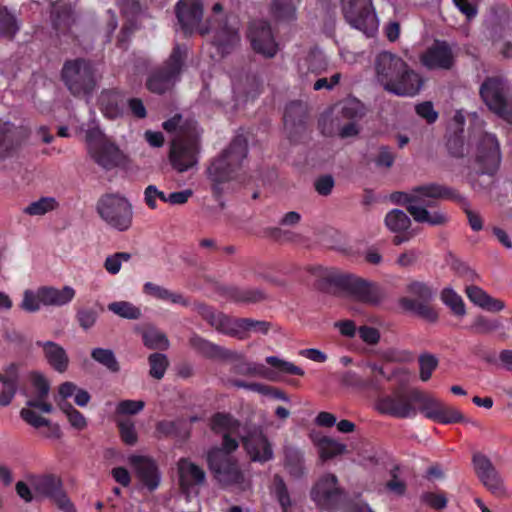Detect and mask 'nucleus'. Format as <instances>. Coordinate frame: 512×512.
I'll return each mask as SVG.
<instances>
[{
	"mask_svg": "<svg viewBox=\"0 0 512 512\" xmlns=\"http://www.w3.org/2000/svg\"><path fill=\"white\" fill-rule=\"evenodd\" d=\"M239 428L240 422L229 414L217 413L213 416L211 429L223 434V442L222 447H214L208 452L207 461L221 484L246 490L250 487V481L230 455L239 446L237 439L230 437V433H238Z\"/></svg>",
	"mask_w": 512,
	"mask_h": 512,
	"instance_id": "obj_1",
	"label": "nucleus"
},
{
	"mask_svg": "<svg viewBox=\"0 0 512 512\" xmlns=\"http://www.w3.org/2000/svg\"><path fill=\"white\" fill-rule=\"evenodd\" d=\"M375 72L376 80L383 89L400 97L416 96L425 81L403 58L389 51L377 55Z\"/></svg>",
	"mask_w": 512,
	"mask_h": 512,
	"instance_id": "obj_2",
	"label": "nucleus"
},
{
	"mask_svg": "<svg viewBox=\"0 0 512 512\" xmlns=\"http://www.w3.org/2000/svg\"><path fill=\"white\" fill-rule=\"evenodd\" d=\"M169 133H175L172 139L170 162L175 170L182 173L192 168L197 162L198 137L197 123L175 115L163 123Z\"/></svg>",
	"mask_w": 512,
	"mask_h": 512,
	"instance_id": "obj_3",
	"label": "nucleus"
},
{
	"mask_svg": "<svg viewBox=\"0 0 512 512\" xmlns=\"http://www.w3.org/2000/svg\"><path fill=\"white\" fill-rule=\"evenodd\" d=\"M248 154V144L244 136H236L229 146L208 167V176L214 183L213 190L219 195L218 185L236 177Z\"/></svg>",
	"mask_w": 512,
	"mask_h": 512,
	"instance_id": "obj_4",
	"label": "nucleus"
},
{
	"mask_svg": "<svg viewBox=\"0 0 512 512\" xmlns=\"http://www.w3.org/2000/svg\"><path fill=\"white\" fill-rule=\"evenodd\" d=\"M187 50L186 46L175 44L164 65L153 71L148 77L146 86L149 91L163 94L175 85L184 66Z\"/></svg>",
	"mask_w": 512,
	"mask_h": 512,
	"instance_id": "obj_5",
	"label": "nucleus"
},
{
	"mask_svg": "<svg viewBox=\"0 0 512 512\" xmlns=\"http://www.w3.org/2000/svg\"><path fill=\"white\" fill-rule=\"evenodd\" d=\"M100 218L112 229L123 232L132 225L133 209L130 202L118 194H107L97 202Z\"/></svg>",
	"mask_w": 512,
	"mask_h": 512,
	"instance_id": "obj_6",
	"label": "nucleus"
},
{
	"mask_svg": "<svg viewBox=\"0 0 512 512\" xmlns=\"http://www.w3.org/2000/svg\"><path fill=\"white\" fill-rule=\"evenodd\" d=\"M423 200L410 207V215L417 223H426L431 226H443L445 225L449 217L441 209L434 208V204L437 200L448 196V190L435 183L427 184V190L425 191Z\"/></svg>",
	"mask_w": 512,
	"mask_h": 512,
	"instance_id": "obj_7",
	"label": "nucleus"
},
{
	"mask_svg": "<svg viewBox=\"0 0 512 512\" xmlns=\"http://www.w3.org/2000/svg\"><path fill=\"white\" fill-rule=\"evenodd\" d=\"M85 139L89 155L102 168L111 170L123 161L120 149L104 135L99 127L89 128Z\"/></svg>",
	"mask_w": 512,
	"mask_h": 512,
	"instance_id": "obj_8",
	"label": "nucleus"
},
{
	"mask_svg": "<svg viewBox=\"0 0 512 512\" xmlns=\"http://www.w3.org/2000/svg\"><path fill=\"white\" fill-rule=\"evenodd\" d=\"M61 77L68 90L76 96L91 93L96 85L93 66L84 59L66 61Z\"/></svg>",
	"mask_w": 512,
	"mask_h": 512,
	"instance_id": "obj_9",
	"label": "nucleus"
},
{
	"mask_svg": "<svg viewBox=\"0 0 512 512\" xmlns=\"http://www.w3.org/2000/svg\"><path fill=\"white\" fill-rule=\"evenodd\" d=\"M409 297L400 299V306L427 322L435 323L438 320V312L429 304L435 291L428 284L420 281H413L407 286Z\"/></svg>",
	"mask_w": 512,
	"mask_h": 512,
	"instance_id": "obj_10",
	"label": "nucleus"
},
{
	"mask_svg": "<svg viewBox=\"0 0 512 512\" xmlns=\"http://www.w3.org/2000/svg\"><path fill=\"white\" fill-rule=\"evenodd\" d=\"M412 397L419 411L428 419L441 424H451L466 421L460 410L449 406L431 394L412 388Z\"/></svg>",
	"mask_w": 512,
	"mask_h": 512,
	"instance_id": "obj_11",
	"label": "nucleus"
},
{
	"mask_svg": "<svg viewBox=\"0 0 512 512\" xmlns=\"http://www.w3.org/2000/svg\"><path fill=\"white\" fill-rule=\"evenodd\" d=\"M345 20L368 37L373 36L379 22L372 6V0H342Z\"/></svg>",
	"mask_w": 512,
	"mask_h": 512,
	"instance_id": "obj_12",
	"label": "nucleus"
},
{
	"mask_svg": "<svg viewBox=\"0 0 512 512\" xmlns=\"http://www.w3.org/2000/svg\"><path fill=\"white\" fill-rule=\"evenodd\" d=\"M506 80L502 76H491L481 84L479 93L489 110L504 119L512 118V100L506 96Z\"/></svg>",
	"mask_w": 512,
	"mask_h": 512,
	"instance_id": "obj_13",
	"label": "nucleus"
},
{
	"mask_svg": "<svg viewBox=\"0 0 512 512\" xmlns=\"http://www.w3.org/2000/svg\"><path fill=\"white\" fill-rule=\"evenodd\" d=\"M474 156L479 172L493 174L501 162L500 146L496 137L489 133L477 132L471 137Z\"/></svg>",
	"mask_w": 512,
	"mask_h": 512,
	"instance_id": "obj_14",
	"label": "nucleus"
},
{
	"mask_svg": "<svg viewBox=\"0 0 512 512\" xmlns=\"http://www.w3.org/2000/svg\"><path fill=\"white\" fill-rule=\"evenodd\" d=\"M374 408L380 413L395 418H413L417 415L412 389H398L390 394L380 395Z\"/></svg>",
	"mask_w": 512,
	"mask_h": 512,
	"instance_id": "obj_15",
	"label": "nucleus"
},
{
	"mask_svg": "<svg viewBox=\"0 0 512 512\" xmlns=\"http://www.w3.org/2000/svg\"><path fill=\"white\" fill-rule=\"evenodd\" d=\"M32 485L36 493L49 498L61 511L76 512L74 504L63 489L60 477L53 474L42 475L35 477Z\"/></svg>",
	"mask_w": 512,
	"mask_h": 512,
	"instance_id": "obj_16",
	"label": "nucleus"
},
{
	"mask_svg": "<svg viewBox=\"0 0 512 512\" xmlns=\"http://www.w3.org/2000/svg\"><path fill=\"white\" fill-rule=\"evenodd\" d=\"M178 23L185 34L198 31L200 34L209 33L211 24H203V3L201 0H179L176 5Z\"/></svg>",
	"mask_w": 512,
	"mask_h": 512,
	"instance_id": "obj_17",
	"label": "nucleus"
},
{
	"mask_svg": "<svg viewBox=\"0 0 512 512\" xmlns=\"http://www.w3.org/2000/svg\"><path fill=\"white\" fill-rule=\"evenodd\" d=\"M321 277L331 283L345 285L351 295L361 302L377 304L383 298L381 290L375 284L361 278L340 274L321 275Z\"/></svg>",
	"mask_w": 512,
	"mask_h": 512,
	"instance_id": "obj_18",
	"label": "nucleus"
},
{
	"mask_svg": "<svg viewBox=\"0 0 512 512\" xmlns=\"http://www.w3.org/2000/svg\"><path fill=\"white\" fill-rule=\"evenodd\" d=\"M343 489L333 473H325L319 477L311 489L312 500L323 509L335 508L343 499Z\"/></svg>",
	"mask_w": 512,
	"mask_h": 512,
	"instance_id": "obj_19",
	"label": "nucleus"
},
{
	"mask_svg": "<svg viewBox=\"0 0 512 512\" xmlns=\"http://www.w3.org/2000/svg\"><path fill=\"white\" fill-rule=\"evenodd\" d=\"M240 425L238 433H230L232 438H241L243 445L254 462H267L273 458V450L266 436L259 428H253L246 434L242 433Z\"/></svg>",
	"mask_w": 512,
	"mask_h": 512,
	"instance_id": "obj_20",
	"label": "nucleus"
},
{
	"mask_svg": "<svg viewBox=\"0 0 512 512\" xmlns=\"http://www.w3.org/2000/svg\"><path fill=\"white\" fill-rule=\"evenodd\" d=\"M249 39L255 52L265 57H274L278 50V45L274 39L269 24L263 20H257L251 23L249 28Z\"/></svg>",
	"mask_w": 512,
	"mask_h": 512,
	"instance_id": "obj_21",
	"label": "nucleus"
},
{
	"mask_svg": "<svg viewBox=\"0 0 512 512\" xmlns=\"http://www.w3.org/2000/svg\"><path fill=\"white\" fill-rule=\"evenodd\" d=\"M420 61L429 70H449L455 62V53L446 43L436 41L421 56Z\"/></svg>",
	"mask_w": 512,
	"mask_h": 512,
	"instance_id": "obj_22",
	"label": "nucleus"
},
{
	"mask_svg": "<svg viewBox=\"0 0 512 512\" xmlns=\"http://www.w3.org/2000/svg\"><path fill=\"white\" fill-rule=\"evenodd\" d=\"M476 473L484 486L497 496L506 494V487L502 477L499 475L491 461L484 455L478 454L473 457Z\"/></svg>",
	"mask_w": 512,
	"mask_h": 512,
	"instance_id": "obj_23",
	"label": "nucleus"
},
{
	"mask_svg": "<svg viewBox=\"0 0 512 512\" xmlns=\"http://www.w3.org/2000/svg\"><path fill=\"white\" fill-rule=\"evenodd\" d=\"M130 464L136 471L137 477L150 491L155 490L160 483V475L155 462L144 456L133 455Z\"/></svg>",
	"mask_w": 512,
	"mask_h": 512,
	"instance_id": "obj_24",
	"label": "nucleus"
},
{
	"mask_svg": "<svg viewBox=\"0 0 512 512\" xmlns=\"http://www.w3.org/2000/svg\"><path fill=\"white\" fill-rule=\"evenodd\" d=\"M178 473L181 490L187 496L194 487L202 485L205 482L206 475L204 470L186 459L179 461Z\"/></svg>",
	"mask_w": 512,
	"mask_h": 512,
	"instance_id": "obj_25",
	"label": "nucleus"
},
{
	"mask_svg": "<svg viewBox=\"0 0 512 512\" xmlns=\"http://www.w3.org/2000/svg\"><path fill=\"white\" fill-rule=\"evenodd\" d=\"M328 66L327 57L319 49L311 50L297 63L298 73L301 77H307L309 74L320 75L327 71Z\"/></svg>",
	"mask_w": 512,
	"mask_h": 512,
	"instance_id": "obj_26",
	"label": "nucleus"
},
{
	"mask_svg": "<svg viewBox=\"0 0 512 512\" xmlns=\"http://www.w3.org/2000/svg\"><path fill=\"white\" fill-rule=\"evenodd\" d=\"M75 294L76 291L71 286H64L61 289L52 286L39 288V298L44 306H65L74 299Z\"/></svg>",
	"mask_w": 512,
	"mask_h": 512,
	"instance_id": "obj_27",
	"label": "nucleus"
},
{
	"mask_svg": "<svg viewBox=\"0 0 512 512\" xmlns=\"http://www.w3.org/2000/svg\"><path fill=\"white\" fill-rule=\"evenodd\" d=\"M36 345L42 348L45 359L57 372L63 373L67 370L69 358L61 345L52 341H37Z\"/></svg>",
	"mask_w": 512,
	"mask_h": 512,
	"instance_id": "obj_28",
	"label": "nucleus"
},
{
	"mask_svg": "<svg viewBox=\"0 0 512 512\" xmlns=\"http://www.w3.org/2000/svg\"><path fill=\"white\" fill-rule=\"evenodd\" d=\"M24 137L20 128L0 119V158L5 157L19 146Z\"/></svg>",
	"mask_w": 512,
	"mask_h": 512,
	"instance_id": "obj_29",
	"label": "nucleus"
},
{
	"mask_svg": "<svg viewBox=\"0 0 512 512\" xmlns=\"http://www.w3.org/2000/svg\"><path fill=\"white\" fill-rule=\"evenodd\" d=\"M99 105L103 115L108 119H116L123 114V96L116 91L106 90L99 96Z\"/></svg>",
	"mask_w": 512,
	"mask_h": 512,
	"instance_id": "obj_30",
	"label": "nucleus"
},
{
	"mask_svg": "<svg viewBox=\"0 0 512 512\" xmlns=\"http://www.w3.org/2000/svg\"><path fill=\"white\" fill-rule=\"evenodd\" d=\"M313 442L317 447L321 461H327L347 453V446L331 437H315Z\"/></svg>",
	"mask_w": 512,
	"mask_h": 512,
	"instance_id": "obj_31",
	"label": "nucleus"
},
{
	"mask_svg": "<svg viewBox=\"0 0 512 512\" xmlns=\"http://www.w3.org/2000/svg\"><path fill=\"white\" fill-rule=\"evenodd\" d=\"M145 294L161 301L169 302L171 304H178L181 306H188L189 300L178 292H173L163 286L157 285L152 282H146L143 286Z\"/></svg>",
	"mask_w": 512,
	"mask_h": 512,
	"instance_id": "obj_32",
	"label": "nucleus"
},
{
	"mask_svg": "<svg viewBox=\"0 0 512 512\" xmlns=\"http://www.w3.org/2000/svg\"><path fill=\"white\" fill-rule=\"evenodd\" d=\"M284 466L288 473L294 478H301L305 475L306 469L304 465L303 452L293 446H285L284 448Z\"/></svg>",
	"mask_w": 512,
	"mask_h": 512,
	"instance_id": "obj_33",
	"label": "nucleus"
},
{
	"mask_svg": "<svg viewBox=\"0 0 512 512\" xmlns=\"http://www.w3.org/2000/svg\"><path fill=\"white\" fill-rule=\"evenodd\" d=\"M306 116V106L300 102H291L284 113L285 128L291 132L294 128H303Z\"/></svg>",
	"mask_w": 512,
	"mask_h": 512,
	"instance_id": "obj_34",
	"label": "nucleus"
},
{
	"mask_svg": "<svg viewBox=\"0 0 512 512\" xmlns=\"http://www.w3.org/2000/svg\"><path fill=\"white\" fill-rule=\"evenodd\" d=\"M240 41L237 25H225L215 35V43L222 53H228L230 48Z\"/></svg>",
	"mask_w": 512,
	"mask_h": 512,
	"instance_id": "obj_35",
	"label": "nucleus"
},
{
	"mask_svg": "<svg viewBox=\"0 0 512 512\" xmlns=\"http://www.w3.org/2000/svg\"><path fill=\"white\" fill-rule=\"evenodd\" d=\"M411 223L409 216L400 209H393L389 211L384 218V224L387 229L396 234L407 232Z\"/></svg>",
	"mask_w": 512,
	"mask_h": 512,
	"instance_id": "obj_36",
	"label": "nucleus"
},
{
	"mask_svg": "<svg viewBox=\"0 0 512 512\" xmlns=\"http://www.w3.org/2000/svg\"><path fill=\"white\" fill-rule=\"evenodd\" d=\"M52 15L56 30L63 33L68 31L75 22L71 6L66 3H56L53 7Z\"/></svg>",
	"mask_w": 512,
	"mask_h": 512,
	"instance_id": "obj_37",
	"label": "nucleus"
},
{
	"mask_svg": "<svg viewBox=\"0 0 512 512\" xmlns=\"http://www.w3.org/2000/svg\"><path fill=\"white\" fill-rule=\"evenodd\" d=\"M365 114V109L363 104L355 99L350 98L344 100L339 107L338 114L335 118H340L341 121H355L362 118Z\"/></svg>",
	"mask_w": 512,
	"mask_h": 512,
	"instance_id": "obj_38",
	"label": "nucleus"
},
{
	"mask_svg": "<svg viewBox=\"0 0 512 512\" xmlns=\"http://www.w3.org/2000/svg\"><path fill=\"white\" fill-rule=\"evenodd\" d=\"M196 311L218 332L225 334L228 317L227 315L216 312L204 304H196Z\"/></svg>",
	"mask_w": 512,
	"mask_h": 512,
	"instance_id": "obj_39",
	"label": "nucleus"
},
{
	"mask_svg": "<svg viewBox=\"0 0 512 512\" xmlns=\"http://www.w3.org/2000/svg\"><path fill=\"white\" fill-rule=\"evenodd\" d=\"M141 335L144 345L149 349L165 350L170 345L165 333L153 326L143 329Z\"/></svg>",
	"mask_w": 512,
	"mask_h": 512,
	"instance_id": "obj_40",
	"label": "nucleus"
},
{
	"mask_svg": "<svg viewBox=\"0 0 512 512\" xmlns=\"http://www.w3.org/2000/svg\"><path fill=\"white\" fill-rule=\"evenodd\" d=\"M231 370L233 373L243 376L272 379L264 365L255 362H248L245 360L244 356L242 361L233 364Z\"/></svg>",
	"mask_w": 512,
	"mask_h": 512,
	"instance_id": "obj_41",
	"label": "nucleus"
},
{
	"mask_svg": "<svg viewBox=\"0 0 512 512\" xmlns=\"http://www.w3.org/2000/svg\"><path fill=\"white\" fill-rule=\"evenodd\" d=\"M189 346L198 354L209 359H215L219 351V345L193 333L189 337Z\"/></svg>",
	"mask_w": 512,
	"mask_h": 512,
	"instance_id": "obj_42",
	"label": "nucleus"
},
{
	"mask_svg": "<svg viewBox=\"0 0 512 512\" xmlns=\"http://www.w3.org/2000/svg\"><path fill=\"white\" fill-rule=\"evenodd\" d=\"M91 358L112 373L120 371L119 362L111 349L94 348L91 351Z\"/></svg>",
	"mask_w": 512,
	"mask_h": 512,
	"instance_id": "obj_43",
	"label": "nucleus"
},
{
	"mask_svg": "<svg viewBox=\"0 0 512 512\" xmlns=\"http://www.w3.org/2000/svg\"><path fill=\"white\" fill-rule=\"evenodd\" d=\"M59 206L54 197H42L31 202L23 209V213L29 216H43L48 212L54 211Z\"/></svg>",
	"mask_w": 512,
	"mask_h": 512,
	"instance_id": "obj_44",
	"label": "nucleus"
},
{
	"mask_svg": "<svg viewBox=\"0 0 512 512\" xmlns=\"http://www.w3.org/2000/svg\"><path fill=\"white\" fill-rule=\"evenodd\" d=\"M107 308L115 315L128 320H137L142 316L141 309L128 301L111 302Z\"/></svg>",
	"mask_w": 512,
	"mask_h": 512,
	"instance_id": "obj_45",
	"label": "nucleus"
},
{
	"mask_svg": "<svg viewBox=\"0 0 512 512\" xmlns=\"http://www.w3.org/2000/svg\"><path fill=\"white\" fill-rule=\"evenodd\" d=\"M20 417L34 428H40L42 426L51 427L52 434L57 438L60 437L59 427L57 425L52 426L49 419L38 415L34 410L24 407L20 411Z\"/></svg>",
	"mask_w": 512,
	"mask_h": 512,
	"instance_id": "obj_46",
	"label": "nucleus"
},
{
	"mask_svg": "<svg viewBox=\"0 0 512 512\" xmlns=\"http://www.w3.org/2000/svg\"><path fill=\"white\" fill-rule=\"evenodd\" d=\"M272 493L276 497L283 512H291L292 501L288 492V488L282 477L275 475L273 478Z\"/></svg>",
	"mask_w": 512,
	"mask_h": 512,
	"instance_id": "obj_47",
	"label": "nucleus"
},
{
	"mask_svg": "<svg viewBox=\"0 0 512 512\" xmlns=\"http://www.w3.org/2000/svg\"><path fill=\"white\" fill-rule=\"evenodd\" d=\"M427 190V184L426 185H420L415 188H413L409 192H399L393 195V199L402 205H405L407 208V211L410 213V207L413 205H416L417 202L423 200V197L425 194V191Z\"/></svg>",
	"mask_w": 512,
	"mask_h": 512,
	"instance_id": "obj_48",
	"label": "nucleus"
},
{
	"mask_svg": "<svg viewBox=\"0 0 512 512\" xmlns=\"http://www.w3.org/2000/svg\"><path fill=\"white\" fill-rule=\"evenodd\" d=\"M18 31L16 18L5 8H0V38L12 39Z\"/></svg>",
	"mask_w": 512,
	"mask_h": 512,
	"instance_id": "obj_49",
	"label": "nucleus"
},
{
	"mask_svg": "<svg viewBox=\"0 0 512 512\" xmlns=\"http://www.w3.org/2000/svg\"><path fill=\"white\" fill-rule=\"evenodd\" d=\"M334 132L340 138L355 137L359 133V127L355 121H341L340 118H334L332 120V129L327 134L332 135Z\"/></svg>",
	"mask_w": 512,
	"mask_h": 512,
	"instance_id": "obj_50",
	"label": "nucleus"
},
{
	"mask_svg": "<svg viewBox=\"0 0 512 512\" xmlns=\"http://www.w3.org/2000/svg\"><path fill=\"white\" fill-rule=\"evenodd\" d=\"M342 383L346 386L363 389L378 390L380 388V383L378 380L368 379L364 381L353 371H347L343 374Z\"/></svg>",
	"mask_w": 512,
	"mask_h": 512,
	"instance_id": "obj_51",
	"label": "nucleus"
},
{
	"mask_svg": "<svg viewBox=\"0 0 512 512\" xmlns=\"http://www.w3.org/2000/svg\"><path fill=\"white\" fill-rule=\"evenodd\" d=\"M441 300L455 315L465 314V305L462 298L451 288H445L441 293Z\"/></svg>",
	"mask_w": 512,
	"mask_h": 512,
	"instance_id": "obj_52",
	"label": "nucleus"
},
{
	"mask_svg": "<svg viewBox=\"0 0 512 512\" xmlns=\"http://www.w3.org/2000/svg\"><path fill=\"white\" fill-rule=\"evenodd\" d=\"M272 14L278 20H292L295 18V6L292 0H273Z\"/></svg>",
	"mask_w": 512,
	"mask_h": 512,
	"instance_id": "obj_53",
	"label": "nucleus"
},
{
	"mask_svg": "<svg viewBox=\"0 0 512 512\" xmlns=\"http://www.w3.org/2000/svg\"><path fill=\"white\" fill-rule=\"evenodd\" d=\"M148 361L150 376L158 380L162 379L169 364L167 356L161 353H154L149 356Z\"/></svg>",
	"mask_w": 512,
	"mask_h": 512,
	"instance_id": "obj_54",
	"label": "nucleus"
},
{
	"mask_svg": "<svg viewBox=\"0 0 512 512\" xmlns=\"http://www.w3.org/2000/svg\"><path fill=\"white\" fill-rule=\"evenodd\" d=\"M60 409L66 414L69 423L77 430H83L87 426V420L84 415L76 410L70 403H59Z\"/></svg>",
	"mask_w": 512,
	"mask_h": 512,
	"instance_id": "obj_55",
	"label": "nucleus"
},
{
	"mask_svg": "<svg viewBox=\"0 0 512 512\" xmlns=\"http://www.w3.org/2000/svg\"><path fill=\"white\" fill-rule=\"evenodd\" d=\"M437 366L438 359L434 355L429 353L421 354L419 356L420 379L423 382L428 381L431 378L432 373L437 368Z\"/></svg>",
	"mask_w": 512,
	"mask_h": 512,
	"instance_id": "obj_56",
	"label": "nucleus"
},
{
	"mask_svg": "<svg viewBox=\"0 0 512 512\" xmlns=\"http://www.w3.org/2000/svg\"><path fill=\"white\" fill-rule=\"evenodd\" d=\"M131 259V254L127 252H118L108 256L104 261V268L109 274L116 275L120 272L123 262Z\"/></svg>",
	"mask_w": 512,
	"mask_h": 512,
	"instance_id": "obj_57",
	"label": "nucleus"
},
{
	"mask_svg": "<svg viewBox=\"0 0 512 512\" xmlns=\"http://www.w3.org/2000/svg\"><path fill=\"white\" fill-rule=\"evenodd\" d=\"M266 362L274 368L278 369L280 372L298 376L304 375V371L300 367L294 365L292 362L285 361L276 356H268L266 358Z\"/></svg>",
	"mask_w": 512,
	"mask_h": 512,
	"instance_id": "obj_58",
	"label": "nucleus"
},
{
	"mask_svg": "<svg viewBox=\"0 0 512 512\" xmlns=\"http://www.w3.org/2000/svg\"><path fill=\"white\" fill-rule=\"evenodd\" d=\"M76 319L80 325V327L87 331L91 329L98 319V313L93 308L82 307L76 312Z\"/></svg>",
	"mask_w": 512,
	"mask_h": 512,
	"instance_id": "obj_59",
	"label": "nucleus"
},
{
	"mask_svg": "<svg viewBox=\"0 0 512 512\" xmlns=\"http://www.w3.org/2000/svg\"><path fill=\"white\" fill-rule=\"evenodd\" d=\"M502 327L503 325L501 321L488 319L483 316L477 317L472 324V328L474 329V331L480 334L490 333L499 330Z\"/></svg>",
	"mask_w": 512,
	"mask_h": 512,
	"instance_id": "obj_60",
	"label": "nucleus"
},
{
	"mask_svg": "<svg viewBox=\"0 0 512 512\" xmlns=\"http://www.w3.org/2000/svg\"><path fill=\"white\" fill-rule=\"evenodd\" d=\"M118 426L122 440L128 445H135L138 440V436L134 423L128 419L119 420Z\"/></svg>",
	"mask_w": 512,
	"mask_h": 512,
	"instance_id": "obj_61",
	"label": "nucleus"
},
{
	"mask_svg": "<svg viewBox=\"0 0 512 512\" xmlns=\"http://www.w3.org/2000/svg\"><path fill=\"white\" fill-rule=\"evenodd\" d=\"M167 196L168 195H166L163 191H160L155 185H148L144 190L145 203L151 209L157 208V199L163 202H167Z\"/></svg>",
	"mask_w": 512,
	"mask_h": 512,
	"instance_id": "obj_62",
	"label": "nucleus"
},
{
	"mask_svg": "<svg viewBox=\"0 0 512 512\" xmlns=\"http://www.w3.org/2000/svg\"><path fill=\"white\" fill-rule=\"evenodd\" d=\"M30 379L35 388V396L48 397L50 384L47 379L39 372H32Z\"/></svg>",
	"mask_w": 512,
	"mask_h": 512,
	"instance_id": "obj_63",
	"label": "nucleus"
},
{
	"mask_svg": "<svg viewBox=\"0 0 512 512\" xmlns=\"http://www.w3.org/2000/svg\"><path fill=\"white\" fill-rule=\"evenodd\" d=\"M145 403L142 400H123L118 403L116 412L122 415H134L143 410Z\"/></svg>",
	"mask_w": 512,
	"mask_h": 512,
	"instance_id": "obj_64",
	"label": "nucleus"
}]
</instances>
